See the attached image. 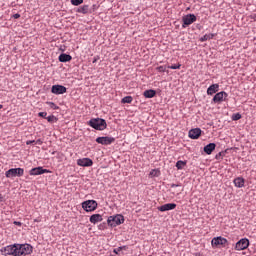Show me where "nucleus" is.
<instances>
[{
  "instance_id": "f257e3e1",
  "label": "nucleus",
  "mask_w": 256,
  "mask_h": 256,
  "mask_svg": "<svg viewBox=\"0 0 256 256\" xmlns=\"http://www.w3.org/2000/svg\"><path fill=\"white\" fill-rule=\"evenodd\" d=\"M88 125L96 131H105L107 129V122L103 118H93L89 120Z\"/></svg>"
},
{
  "instance_id": "f03ea898",
  "label": "nucleus",
  "mask_w": 256,
  "mask_h": 256,
  "mask_svg": "<svg viewBox=\"0 0 256 256\" xmlns=\"http://www.w3.org/2000/svg\"><path fill=\"white\" fill-rule=\"evenodd\" d=\"M0 252H1L2 255H4V256H9V255L19 256L17 244H12V245H8V246H6V247H2V248L0 249Z\"/></svg>"
},
{
  "instance_id": "7ed1b4c3",
  "label": "nucleus",
  "mask_w": 256,
  "mask_h": 256,
  "mask_svg": "<svg viewBox=\"0 0 256 256\" xmlns=\"http://www.w3.org/2000/svg\"><path fill=\"white\" fill-rule=\"evenodd\" d=\"M125 222V218L123 217V215H116V216H110L107 219V223L108 225H110V227H117V225H121L122 223Z\"/></svg>"
},
{
  "instance_id": "20e7f679",
  "label": "nucleus",
  "mask_w": 256,
  "mask_h": 256,
  "mask_svg": "<svg viewBox=\"0 0 256 256\" xmlns=\"http://www.w3.org/2000/svg\"><path fill=\"white\" fill-rule=\"evenodd\" d=\"M25 170L23 168H11L6 171L5 175L8 179L13 177H23Z\"/></svg>"
},
{
  "instance_id": "39448f33",
  "label": "nucleus",
  "mask_w": 256,
  "mask_h": 256,
  "mask_svg": "<svg viewBox=\"0 0 256 256\" xmlns=\"http://www.w3.org/2000/svg\"><path fill=\"white\" fill-rule=\"evenodd\" d=\"M97 207H98V204H97V201L95 200H86L82 202V209H84V211H86L87 213L95 211Z\"/></svg>"
},
{
  "instance_id": "423d86ee",
  "label": "nucleus",
  "mask_w": 256,
  "mask_h": 256,
  "mask_svg": "<svg viewBox=\"0 0 256 256\" xmlns=\"http://www.w3.org/2000/svg\"><path fill=\"white\" fill-rule=\"evenodd\" d=\"M18 256L29 255L33 252V246L29 244H17Z\"/></svg>"
},
{
  "instance_id": "0eeeda50",
  "label": "nucleus",
  "mask_w": 256,
  "mask_h": 256,
  "mask_svg": "<svg viewBox=\"0 0 256 256\" xmlns=\"http://www.w3.org/2000/svg\"><path fill=\"white\" fill-rule=\"evenodd\" d=\"M182 21V27H187L189 25H192V23H195V21H197V16H195V14H188L183 16Z\"/></svg>"
},
{
  "instance_id": "6e6552de",
  "label": "nucleus",
  "mask_w": 256,
  "mask_h": 256,
  "mask_svg": "<svg viewBox=\"0 0 256 256\" xmlns=\"http://www.w3.org/2000/svg\"><path fill=\"white\" fill-rule=\"evenodd\" d=\"M247 247H249V239L247 238L240 239L235 245L236 251H245Z\"/></svg>"
},
{
  "instance_id": "1a4fd4ad",
  "label": "nucleus",
  "mask_w": 256,
  "mask_h": 256,
  "mask_svg": "<svg viewBox=\"0 0 256 256\" xmlns=\"http://www.w3.org/2000/svg\"><path fill=\"white\" fill-rule=\"evenodd\" d=\"M227 97H229L227 92L221 91L214 95L212 101H213V103H223V101H225V99H227Z\"/></svg>"
},
{
  "instance_id": "9d476101",
  "label": "nucleus",
  "mask_w": 256,
  "mask_h": 256,
  "mask_svg": "<svg viewBox=\"0 0 256 256\" xmlns=\"http://www.w3.org/2000/svg\"><path fill=\"white\" fill-rule=\"evenodd\" d=\"M96 143L100 145H111V143H115L114 137L104 136L96 138Z\"/></svg>"
},
{
  "instance_id": "9b49d317",
  "label": "nucleus",
  "mask_w": 256,
  "mask_h": 256,
  "mask_svg": "<svg viewBox=\"0 0 256 256\" xmlns=\"http://www.w3.org/2000/svg\"><path fill=\"white\" fill-rule=\"evenodd\" d=\"M51 92L54 95H63L64 93H67V88L63 85H53Z\"/></svg>"
},
{
  "instance_id": "f8f14e48",
  "label": "nucleus",
  "mask_w": 256,
  "mask_h": 256,
  "mask_svg": "<svg viewBox=\"0 0 256 256\" xmlns=\"http://www.w3.org/2000/svg\"><path fill=\"white\" fill-rule=\"evenodd\" d=\"M212 247H219V245H227V238L221 236L215 237L211 241Z\"/></svg>"
},
{
  "instance_id": "ddd939ff",
  "label": "nucleus",
  "mask_w": 256,
  "mask_h": 256,
  "mask_svg": "<svg viewBox=\"0 0 256 256\" xmlns=\"http://www.w3.org/2000/svg\"><path fill=\"white\" fill-rule=\"evenodd\" d=\"M77 165H79V167H91L93 165V160L90 158H80L77 160Z\"/></svg>"
},
{
  "instance_id": "4468645a",
  "label": "nucleus",
  "mask_w": 256,
  "mask_h": 256,
  "mask_svg": "<svg viewBox=\"0 0 256 256\" xmlns=\"http://www.w3.org/2000/svg\"><path fill=\"white\" fill-rule=\"evenodd\" d=\"M177 207L175 203H167L160 207H158V211L165 212V211H173Z\"/></svg>"
},
{
  "instance_id": "2eb2a0df",
  "label": "nucleus",
  "mask_w": 256,
  "mask_h": 256,
  "mask_svg": "<svg viewBox=\"0 0 256 256\" xmlns=\"http://www.w3.org/2000/svg\"><path fill=\"white\" fill-rule=\"evenodd\" d=\"M188 136L190 137V139H199V137H201V129L200 128L191 129L188 133Z\"/></svg>"
},
{
  "instance_id": "dca6fc26",
  "label": "nucleus",
  "mask_w": 256,
  "mask_h": 256,
  "mask_svg": "<svg viewBox=\"0 0 256 256\" xmlns=\"http://www.w3.org/2000/svg\"><path fill=\"white\" fill-rule=\"evenodd\" d=\"M43 173H49V170L43 169V167H36L30 170V175H43Z\"/></svg>"
},
{
  "instance_id": "f3484780",
  "label": "nucleus",
  "mask_w": 256,
  "mask_h": 256,
  "mask_svg": "<svg viewBox=\"0 0 256 256\" xmlns=\"http://www.w3.org/2000/svg\"><path fill=\"white\" fill-rule=\"evenodd\" d=\"M101 221H103V216L101 214H93L90 216V223H93V225L101 223Z\"/></svg>"
},
{
  "instance_id": "a211bd4d",
  "label": "nucleus",
  "mask_w": 256,
  "mask_h": 256,
  "mask_svg": "<svg viewBox=\"0 0 256 256\" xmlns=\"http://www.w3.org/2000/svg\"><path fill=\"white\" fill-rule=\"evenodd\" d=\"M219 91V84H212L207 89V95H215Z\"/></svg>"
},
{
  "instance_id": "6ab92c4d",
  "label": "nucleus",
  "mask_w": 256,
  "mask_h": 256,
  "mask_svg": "<svg viewBox=\"0 0 256 256\" xmlns=\"http://www.w3.org/2000/svg\"><path fill=\"white\" fill-rule=\"evenodd\" d=\"M215 147H217L215 143H209L204 147V152H206L207 155H211L213 151H215Z\"/></svg>"
},
{
  "instance_id": "aec40b11",
  "label": "nucleus",
  "mask_w": 256,
  "mask_h": 256,
  "mask_svg": "<svg viewBox=\"0 0 256 256\" xmlns=\"http://www.w3.org/2000/svg\"><path fill=\"white\" fill-rule=\"evenodd\" d=\"M72 59H73V57H71V55L65 54V53H62L59 56L60 63H67V62L71 61Z\"/></svg>"
},
{
  "instance_id": "412c9836",
  "label": "nucleus",
  "mask_w": 256,
  "mask_h": 256,
  "mask_svg": "<svg viewBox=\"0 0 256 256\" xmlns=\"http://www.w3.org/2000/svg\"><path fill=\"white\" fill-rule=\"evenodd\" d=\"M143 95L144 97H146V99H153V97L157 95V92L153 89H150V90L144 91Z\"/></svg>"
},
{
  "instance_id": "4be33fe9",
  "label": "nucleus",
  "mask_w": 256,
  "mask_h": 256,
  "mask_svg": "<svg viewBox=\"0 0 256 256\" xmlns=\"http://www.w3.org/2000/svg\"><path fill=\"white\" fill-rule=\"evenodd\" d=\"M234 185L235 187H238L239 189H241V187L245 186V179L241 177L234 179Z\"/></svg>"
},
{
  "instance_id": "5701e85b",
  "label": "nucleus",
  "mask_w": 256,
  "mask_h": 256,
  "mask_svg": "<svg viewBox=\"0 0 256 256\" xmlns=\"http://www.w3.org/2000/svg\"><path fill=\"white\" fill-rule=\"evenodd\" d=\"M77 13H83L84 15L89 13V5L81 6L77 9Z\"/></svg>"
},
{
  "instance_id": "b1692460",
  "label": "nucleus",
  "mask_w": 256,
  "mask_h": 256,
  "mask_svg": "<svg viewBox=\"0 0 256 256\" xmlns=\"http://www.w3.org/2000/svg\"><path fill=\"white\" fill-rule=\"evenodd\" d=\"M213 37H215V34H205L204 36H202L200 38V41L203 43L205 41H209V40L213 39Z\"/></svg>"
},
{
  "instance_id": "393cba45",
  "label": "nucleus",
  "mask_w": 256,
  "mask_h": 256,
  "mask_svg": "<svg viewBox=\"0 0 256 256\" xmlns=\"http://www.w3.org/2000/svg\"><path fill=\"white\" fill-rule=\"evenodd\" d=\"M185 165H187V162H185L183 160H179L176 162V167L178 170L183 169V167H185Z\"/></svg>"
},
{
  "instance_id": "a878e982",
  "label": "nucleus",
  "mask_w": 256,
  "mask_h": 256,
  "mask_svg": "<svg viewBox=\"0 0 256 256\" xmlns=\"http://www.w3.org/2000/svg\"><path fill=\"white\" fill-rule=\"evenodd\" d=\"M46 120L48 121V123H57L58 119L57 117L50 115L46 117Z\"/></svg>"
},
{
  "instance_id": "bb28decb",
  "label": "nucleus",
  "mask_w": 256,
  "mask_h": 256,
  "mask_svg": "<svg viewBox=\"0 0 256 256\" xmlns=\"http://www.w3.org/2000/svg\"><path fill=\"white\" fill-rule=\"evenodd\" d=\"M122 103H133V97H131V96H125V97L122 99Z\"/></svg>"
},
{
  "instance_id": "cd10ccee",
  "label": "nucleus",
  "mask_w": 256,
  "mask_h": 256,
  "mask_svg": "<svg viewBox=\"0 0 256 256\" xmlns=\"http://www.w3.org/2000/svg\"><path fill=\"white\" fill-rule=\"evenodd\" d=\"M168 66H158L156 68V71H158L159 73H165V71H167Z\"/></svg>"
},
{
  "instance_id": "c85d7f7f",
  "label": "nucleus",
  "mask_w": 256,
  "mask_h": 256,
  "mask_svg": "<svg viewBox=\"0 0 256 256\" xmlns=\"http://www.w3.org/2000/svg\"><path fill=\"white\" fill-rule=\"evenodd\" d=\"M123 249H127V246H121V247L115 248L113 250V253H116V255H119V252L123 251Z\"/></svg>"
},
{
  "instance_id": "c756f323",
  "label": "nucleus",
  "mask_w": 256,
  "mask_h": 256,
  "mask_svg": "<svg viewBox=\"0 0 256 256\" xmlns=\"http://www.w3.org/2000/svg\"><path fill=\"white\" fill-rule=\"evenodd\" d=\"M71 3L77 7L83 3V0H71Z\"/></svg>"
},
{
  "instance_id": "7c9ffc66",
  "label": "nucleus",
  "mask_w": 256,
  "mask_h": 256,
  "mask_svg": "<svg viewBox=\"0 0 256 256\" xmlns=\"http://www.w3.org/2000/svg\"><path fill=\"white\" fill-rule=\"evenodd\" d=\"M168 69H181V64H174V65L168 66Z\"/></svg>"
},
{
  "instance_id": "2f4dec72",
  "label": "nucleus",
  "mask_w": 256,
  "mask_h": 256,
  "mask_svg": "<svg viewBox=\"0 0 256 256\" xmlns=\"http://www.w3.org/2000/svg\"><path fill=\"white\" fill-rule=\"evenodd\" d=\"M48 105L51 107V109H59V106H57L54 102H48Z\"/></svg>"
},
{
  "instance_id": "473e14b6",
  "label": "nucleus",
  "mask_w": 256,
  "mask_h": 256,
  "mask_svg": "<svg viewBox=\"0 0 256 256\" xmlns=\"http://www.w3.org/2000/svg\"><path fill=\"white\" fill-rule=\"evenodd\" d=\"M38 116L43 117L44 119H47V112H39Z\"/></svg>"
},
{
  "instance_id": "72a5a7b5",
  "label": "nucleus",
  "mask_w": 256,
  "mask_h": 256,
  "mask_svg": "<svg viewBox=\"0 0 256 256\" xmlns=\"http://www.w3.org/2000/svg\"><path fill=\"white\" fill-rule=\"evenodd\" d=\"M239 119H241V114L237 113L233 116V121H239Z\"/></svg>"
},
{
  "instance_id": "f704fd0d",
  "label": "nucleus",
  "mask_w": 256,
  "mask_h": 256,
  "mask_svg": "<svg viewBox=\"0 0 256 256\" xmlns=\"http://www.w3.org/2000/svg\"><path fill=\"white\" fill-rule=\"evenodd\" d=\"M35 145H43V140L42 139L36 140Z\"/></svg>"
},
{
  "instance_id": "c9c22d12",
  "label": "nucleus",
  "mask_w": 256,
  "mask_h": 256,
  "mask_svg": "<svg viewBox=\"0 0 256 256\" xmlns=\"http://www.w3.org/2000/svg\"><path fill=\"white\" fill-rule=\"evenodd\" d=\"M13 17H14V19H19V17H21V14L16 13V14L13 15Z\"/></svg>"
},
{
  "instance_id": "e433bc0d",
  "label": "nucleus",
  "mask_w": 256,
  "mask_h": 256,
  "mask_svg": "<svg viewBox=\"0 0 256 256\" xmlns=\"http://www.w3.org/2000/svg\"><path fill=\"white\" fill-rule=\"evenodd\" d=\"M32 143H35V140H28V141L26 142V145H32Z\"/></svg>"
},
{
  "instance_id": "4c0bfd02",
  "label": "nucleus",
  "mask_w": 256,
  "mask_h": 256,
  "mask_svg": "<svg viewBox=\"0 0 256 256\" xmlns=\"http://www.w3.org/2000/svg\"><path fill=\"white\" fill-rule=\"evenodd\" d=\"M14 225H18V227H21L22 223L19 221H14Z\"/></svg>"
},
{
  "instance_id": "58836bf2",
  "label": "nucleus",
  "mask_w": 256,
  "mask_h": 256,
  "mask_svg": "<svg viewBox=\"0 0 256 256\" xmlns=\"http://www.w3.org/2000/svg\"><path fill=\"white\" fill-rule=\"evenodd\" d=\"M96 61H99V56H95L92 63H95Z\"/></svg>"
},
{
  "instance_id": "ea45409f",
  "label": "nucleus",
  "mask_w": 256,
  "mask_h": 256,
  "mask_svg": "<svg viewBox=\"0 0 256 256\" xmlns=\"http://www.w3.org/2000/svg\"><path fill=\"white\" fill-rule=\"evenodd\" d=\"M34 223H41V219L39 218L34 219Z\"/></svg>"
},
{
  "instance_id": "a19ab883",
  "label": "nucleus",
  "mask_w": 256,
  "mask_h": 256,
  "mask_svg": "<svg viewBox=\"0 0 256 256\" xmlns=\"http://www.w3.org/2000/svg\"><path fill=\"white\" fill-rule=\"evenodd\" d=\"M155 173H156V171H155V170H152V171L150 172V175H154V176H155Z\"/></svg>"
},
{
  "instance_id": "79ce46f5",
  "label": "nucleus",
  "mask_w": 256,
  "mask_h": 256,
  "mask_svg": "<svg viewBox=\"0 0 256 256\" xmlns=\"http://www.w3.org/2000/svg\"><path fill=\"white\" fill-rule=\"evenodd\" d=\"M171 187H179V184H172Z\"/></svg>"
},
{
  "instance_id": "37998d69",
  "label": "nucleus",
  "mask_w": 256,
  "mask_h": 256,
  "mask_svg": "<svg viewBox=\"0 0 256 256\" xmlns=\"http://www.w3.org/2000/svg\"><path fill=\"white\" fill-rule=\"evenodd\" d=\"M195 256H201V253H196Z\"/></svg>"
},
{
  "instance_id": "c03bdc74",
  "label": "nucleus",
  "mask_w": 256,
  "mask_h": 256,
  "mask_svg": "<svg viewBox=\"0 0 256 256\" xmlns=\"http://www.w3.org/2000/svg\"><path fill=\"white\" fill-rule=\"evenodd\" d=\"M0 109H3V105L0 104Z\"/></svg>"
}]
</instances>
